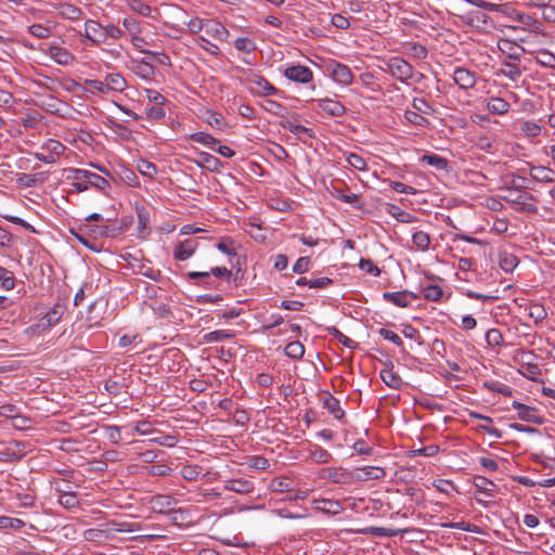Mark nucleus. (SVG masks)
I'll return each instance as SVG.
<instances>
[{
    "label": "nucleus",
    "instance_id": "34",
    "mask_svg": "<svg viewBox=\"0 0 555 555\" xmlns=\"http://www.w3.org/2000/svg\"><path fill=\"white\" fill-rule=\"evenodd\" d=\"M527 315L534 321L535 324L542 322L547 317V312L543 305L531 302L526 306Z\"/></svg>",
    "mask_w": 555,
    "mask_h": 555
},
{
    "label": "nucleus",
    "instance_id": "27",
    "mask_svg": "<svg viewBox=\"0 0 555 555\" xmlns=\"http://www.w3.org/2000/svg\"><path fill=\"white\" fill-rule=\"evenodd\" d=\"M554 170L544 166H532L530 177L532 180L541 183H551L554 181Z\"/></svg>",
    "mask_w": 555,
    "mask_h": 555
},
{
    "label": "nucleus",
    "instance_id": "30",
    "mask_svg": "<svg viewBox=\"0 0 555 555\" xmlns=\"http://www.w3.org/2000/svg\"><path fill=\"white\" fill-rule=\"evenodd\" d=\"M487 108L493 115H504L509 109V103L504 99L491 96L488 99Z\"/></svg>",
    "mask_w": 555,
    "mask_h": 555
},
{
    "label": "nucleus",
    "instance_id": "1",
    "mask_svg": "<svg viewBox=\"0 0 555 555\" xmlns=\"http://www.w3.org/2000/svg\"><path fill=\"white\" fill-rule=\"evenodd\" d=\"M508 194L503 198L508 203L513 209L527 214H535L538 207L535 205L537 198L526 191H513L506 188Z\"/></svg>",
    "mask_w": 555,
    "mask_h": 555
},
{
    "label": "nucleus",
    "instance_id": "40",
    "mask_svg": "<svg viewBox=\"0 0 555 555\" xmlns=\"http://www.w3.org/2000/svg\"><path fill=\"white\" fill-rule=\"evenodd\" d=\"M284 352L285 354L288 357V358H292L294 360H299L304 357V353H305V347L304 345L298 341V340H295V341H291L288 343L285 348H284Z\"/></svg>",
    "mask_w": 555,
    "mask_h": 555
},
{
    "label": "nucleus",
    "instance_id": "20",
    "mask_svg": "<svg viewBox=\"0 0 555 555\" xmlns=\"http://www.w3.org/2000/svg\"><path fill=\"white\" fill-rule=\"evenodd\" d=\"M280 125H281V127L283 129H285V130H287V131L298 135L299 138H301V135H304V134L309 137V138H313L314 137V133H313L312 129L297 124V120L294 117L285 116L280 121Z\"/></svg>",
    "mask_w": 555,
    "mask_h": 555
},
{
    "label": "nucleus",
    "instance_id": "37",
    "mask_svg": "<svg viewBox=\"0 0 555 555\" xmlns=\"http://www.w3.org/2000/svg\"><path fill=\"white\" fill-rule=\"evenodd\" d=\"M310 459L317 464H327L332 460V454L322 447L314 444L310 450Z\"/></svg>",
    "mask_w": 555,
    "mask_h": 555
},
{
    "label": "nucleus",
    "instance_id": "64",
    "mask_svg": "<svg viewBox=\"0 0 555 555\" xmlns=\"http://www.w3.org/2000/svg\"><path fill=\"white\" fill-rule=\"evenodd\" d=\"M359 267L362 271L373 276H378L380 274V269L371 259L361 258Z\"/></svg>",
    "mask_w": 555,
    "mask_h": 555
},
{
    "label": "nucleus",
    "instance_id": "39",
    "mask_svg": "<svg viewBox=\"0 0 555 555\" xmlns=\"http://www.w3.org/2000/svg\"><path fill=\"white\" fill-rule=\"evenodd\" d=\"M190 140L206 145L211 150H215V145L219 143V141L215 137L202 131L192 133L190 135Z\"/></svg>",
    "mask_w": 555,
    "mask_h": 555
},
{
    "label": "nucleus",
    "instance_id": "51",
    "mask_svg": "<svg viewBox=\"0 0 555 555\" xmlns=\"http://www.w3.org/2000/svg\"><path fill=\"white\" fill-rule=\"evenodd\" d=\"M59 503L67 508V509H72V508H75L79 505V500L77 498V495L73 492H69V491H64L62 494H60L59 496Z\"/></svg>",
    "mask_w": 555,
    "mask_h": 555
},
{
    "label": "nucleus",
    "instance_id": "11",
    "mask_svg": "<svg viewBox=\"0 0 555 555\" xmlns=\"http://www.w3.org/2000/svg\"><path fill=\"white\" fill-rule=\"evenodd\" d=\"M418 295L410 291L386 292L383 298L397 307L406 308L411 305V300L418 299Z\"/></svg>",
    "mask_w": 555,
    "mask_h": 555
},
{
    "label": "nucleus",
    "instance_id": "49",
    "mask_svg": "<svg viewBox=\"0 0 555 555\" xmlns=\"http://www.w3.org/2000/svg\"><path fill=\"white\" fill-rule=\"evenodd\" d=\"M41 149L55 158L56 156L63 154L66 147L60 141L50 139L46 143H43Z\"/></svg>",
    "mask_w": 555,
    "mask_h": 555
},
{
    "label": "nucleus",
    "instance_id": "17",
    "mask_svg": "<svg viewBox=\"0 0 555 555\" xmlns=\"http://www.w3.org/2000/svg\"><path fill=\"white\" fill-rule=\"evenodd\" d=\"M249 81L255 86L250 87V92L254 94L267 96L279 92V90L262 76H253Z\"/></svg>",
    "mask_w": 555,
    "mask_h": 555
},
{
    "label": "nucleus",
    "instance_id": "5",
    "mask_svg": "<svg viewBox=\"0 0 555 555\" xmlns=\"http://www.w3.org/2000/svg\"><path fill=\"white\" fill-rule=\"evenodd\" d=\"M499 51L505 55L507 62H519L526 49L513 40L502 38L498 41Z\"/></svg>",
    "mask_w": 555,
    "mask_h": 555
},
{
    "label": "nucleus",
    "instance_id": "18",
    "mask_svg": "<svg viewBox=\"0 0 555 555\" xmlns=\"http://www.w3.org/2000/svg\"><path fill=\"white\" fill-rule=\"evenodd\" d=\"M454 82L464 90L472 89L476 85L475 73L464 67H456L453 73Z\"/></svg>",
    "mask_w": 555,
    "mask_h": 555
},
{
    "label": "nucleus",
    "instance_id": "63",
    "mask_svg": "<svg viewBox=\"0 0 555 555\" xmlns=\"http://www.w3.org/2000/svg\"><path fill=\"white\" fill-rule=\"evenodd\" d=\"M520 131L527 137H538L541 133V126L534 121H525L520 126Z\"/></svg>",
    "mask_w": 555,
    "mask_h": 555
},
{
    "label": "nucleus",
    "instance_id": "4",
    "mask_svg": "<svg viewBox=\"0 0 555 555\" xmlns=\"http://www.w3.org/2000/svg\"><path fill=\"white\" fill-rule=\"evenodd\" d=\"M320 478L340 486H349L354 481L353 473L345 467H325L320 470Z\"/></svg>",
    "mask_w": 555,
    "mask_h": 555
},
{
    "label": "nucleus",
    "instance_id": "48",
    "mask_svg": "<svg viewBox=\"0 0 555 555\" xmlns=\"http://www.w3.org/2000/svg\"><path fill=\"white\" fill-rule=\"evenodd\" d=\"M503 65L506 68L501 69V73L503 76L509 78L513 81H516L521 76V69L519 68L518 64L516 62H507L504 61Z\"/></svg>",
    "mask_w": 555,
    "mask_h": 555
},
{
    "label": "nucleus",
    "instance_id": "25",
    "mask_svg": "<svg viewBox=\"0 0 555 555\" xmlns=\"http://www.w3.org/2000/svg\"><path fill=\"white\" fill-rule=\"evenodd\" d=\"M55 8L60 16L64 20L78 21L83 15L82 10L72 3L62 2L59 3Z\"/></svg>",
    "mask_w": 555,
    "mask_h": 555
},
{
    "label": "nucleus",
    "instance_id": "41",
    "mask_svg": "<svg viewBox=\"0 0 555 555\" xmlns=\"http://www.w3.org/2000/svg\"><path fill=\"white\" fill-rule=\"evenodd\" d=\"M52 28L51 25L33 24L28 26L27 31L38 39H47L51 36Z\"/></svg>",
    "mask_w": 555,
    "mask_h": 555
},
{
    "label": "nucleus",
    "instance_id": "42",
    "mask_svg": "<svg viewBox=\"0 0 555 555\" xmlns=\"http://www.w3.org/2000/svg\"><path fill=\"white\" fill-rule=\"evenodd\" d=\"M202 470L203 468L197 464H186L181 467L180 475L188 481H194L199 477Z\"/></svg>",
    "mask_w": 555,
    "mask_h": 555
},
{
    "label": "nucleus",
    "instance_id": "35",
    "mask_svg": "<svg viewBox=\"0 0 555 555\" xmlns=\"http://www.w3.org/2000/svg\"><path fill=\"white\" fill-rule=\"evenodd\" d=\"M105 86H107L108 92H122L127 88V81L120 74H108L105 77Z\"/></svg>",
    "mask_w": 555,
    "mask_h": 555
},
{
    "label": "nucleus",
    "instance_id": "54",
    "mask_svg": "<svg viewBox=\"0 0 555 555\" xmlns=\"http://www.w3.org/2000/svg\"><path fill=\"white\" fill-rule=\"evenodd\" d=\"M89 186L95 188L101 192H106V190L111 188V184L106 178L93 172L92 177H90Z\"/></svg>",
    "mask_w": 555,
    "mask_h": 555
},
{
    "label": "nucleus",
    "instance_id": "8",
    "mask_svg": "<svg viewBox=\"0 0 555 555\" xmlns=\"http://www.w3.org/2000/svg\"><path fill=\"white\" fill-rule=\"evenodd\" d=\"M223 489L225 491L247 495L254 492L255 483L250 478L246 477L231 478L224 481Z\"/></svg>",
    "mask_w": 555,
    "mask_h": 555
},
{
    "label": "nucleus",
    "instance_id": "59",
    "mask_svg": "<svg viewBox=\"0 0 555 555\" xmlns=\"http://www.w3.org/2000/svg\"><path fill=\"white\" fill-rule=\"evenodd\" d=\"M234 47L238 51L250 53L256 50V43L246 37H240L234 41Z\"/></svg>",
    "mask_w": 555,
    "mask_h": 555
},
{
    "label": "nucleus",
    "instance_id": "43",
    "mask_svg": "<svg viewBox=\"0 0 555 555\" xmlns=\"http://www.w3.org/2000/svg\"><path fill=\"white\" fill-rule=\"evenodd\" d=\"M186 276L189 280H193V281L199 280V282L197 284H201L207 288H216L217 287V285H215L214 282L209 281L210 273L208 271H203V272L190 271V272H188Z\"/></svg>",
    "mask_w": 555,
    "mask_h": 555
},
{
    "label": "nucleus",
    "instance_id": "26",
    "mask_svg": "<svg viewBox=\"0 0 555 555\" xmlns=\"http://www.w3.org/2000/svg\"><path fill=\"white\" fill-rule=\"evenodd\" d=\"M198 155L201 157V162H197L199 167H204L211 172L221 171L223 163L218 157L206 152H199Z\"/></svg>",
    "mask_w": 555,
    "mask_h": 555
},
{
    "label": "nucleus",
    "instance_id": "58",
    "mask_svg": "<svg viewBox=\"0 0 555 555\" xmlns=\"http://www.w3.org/2000/svg\"><path fill=\"white\" fill-rule=\"evenodd\" d=\"M408 53L417 60H424L428 55L426 47L417 42L408 46Z\"/></svg>",
    "mask_w": 555,
    "mask_h": 555
},
{
    "label": "nucleus",
    "instance_id": "21",
    "mask_svg": "<svg viewBox=\"0 0 555 555\" xmlns=\"http://www.w3.org/2000/svg\"><path fill=\"white\" fill-rule=\"evenodd\" d=\"M138 215V228L137 233L140 238H145L151 233L150 224V212L144 206H135Z\"/></svg>",
    "mask_w": 555,
    "mask_h": 555
},
{
    "label": "nucleus",
    "instance_id": "46",
    "mask_svg": "<svg viewBox=\"0 0 555 555\" xmlns=\"http://www.w3.org/2000/svg\"><path fill=\"white\" fill-rule=\"evenodd\" d=\"M205 30L218 39H222L228 35L227 28L220 22L214 20H207V26Z\"/></svg>",
    "mask_w": 555,
    "mask_h": 555
},
{
    "label": "nucleus",
    "instance_id": "36",
    "mask_svg": "<svg viewBox=\"0 0 555 555\" xmlns=\"http://www.w3.org/2000/svg\"><path fill=\"white\" fill-rule=\"evenodd\" d=\"M234 337V333L228 330H217L209 333H206L203 336V340L205 343H218L223 340H230Z\"/></svg>",
    "mask_w": 555,
    "mask_h": 555
},
{
    "label": "nucleus",
    "instance_id": "19",
    "mask_svg": "<svg viewBox=\"0 0 555 555\" xmlns=\"http://www.w3.org/2000/svg\"><path fill=\"white\" fill-rule=\"evenodd\" d=\"M176 501L172 496L166 494H156L151 498L150 505L154 513L166 514L172 509Z\"/></svg>",
    "mask_w": 555,
    "mask_h": 555
},
{
    "label": "nucleus",
    "instance_id": "9",
    "mask_svg": "<svg viewBox=\"0 0 555 555\" xmlns=\"http://www.w3.org/2000/svg\"><path fill=\"white\" fill-rule=\"evenodd\" d=\"M198 247V240L195 237H189L179 242L173 248V258L179 261H185L190 259Z\"/></svg>",
    "mask_w": 555,
    "mask_h": 555
},
{
    "label": "nucleus",
    "instance_id": "23",
    "mask_svg": "<svg viewBox=\"0 0 555 555\" xmlns=\"http://www.w3.org/2000/svg\"><path fill=\"white\" fill-rule=\"evenodd\" d=\"M384 208H385V211L390 215L391 217H393L397 221L399 222H402V223H413L415 221H417V217L401 209L399 206L395 205V204H391V203H386L384 205Z\"/></svg>",
    "mask_w": 555,
    "mask_h": 555
},
{
    "label": "nucleus",
    "instance_id": "29",
    "mask_svg": "<svg viewBox=\"0 0 555 555\" xmlns=\"http://www.w3.org/2000/svg\"><path fill=\"white\" fill-rule=\"evenodd\" d=\"M474 486L477 488L478 492L486 498H493L494 489L496 488V485L482 476H475L474 477Z\"/></svg>",
    "mask_w": 555,
    "mask_h": 555
},
{
    "label": "nucleus",
    "instance_id": "33",
    "mask_svg": "<svg viewBox=\"0 0 555 555\" xmlns=\"http://www.w3.org/2000/svg\"><path fill=\"white\" fill-rule=\"evenodd\" d=\"M269 489L272 492L283 493L293 490V480L285 476L273 478L269 483Z\"/></svg>",
    "mask_w": 555,
    "mask_h": 555
},
{
    "label": "nucleus",
    "instance_id": "32",
    "mask_svg": "<svg viewBox=\"0 0 555 555\" xmlns=\"http://www.w3.org/2000/svg\"><path fill=\"white\" fill-rule=\"evenodd\" d=\"M49 55L61 65H67L74 60V56L70 52L56 46H51L49 48Z\"/></svg>",
    "mask_w": 555,
    "mask_h": 555
},
{
    "label": "nucleus",
    "instance_id": "6",
    "mask_svg": "<svg viewBox=\"0 0 555 555\" xmlns=\"http://www.w3.org/2000/svg\"><path fill=\"white\" fill-rule=\"evenodd\" d=\"M283 75L291 81L297 83H309L313 80V72L304 65H291L283 70Z\"/></svg>",
    "mask_w": 555,
    "mask_h": 555
},
{
    "label": "nucleus",
    "instance_id": "55",
    "mask_svg": "<svg viewBox=\"0 0 555 555\" xmlns=\"http://www.w3.org/2000/svg\"><path fill=\"white\" fill-rule=\"evenodd\" d=\"M485 387L493 392L501 393L505 397H511L513 395V389L509 386L498 382H486Z\"/></svg>",
    "mask_w": 555,
    "mask_h": 555
},
{
    "label": "nucleus",
    "instance_id": "56",
    "mask_svg": "<svg viewBox=\"0 0 555 555\" xmlns=\"http://www.w3.org/2000/svg\"><path fill=\"white\" fill-rule=\"evenodd\" d=\"M422 113L416 111H405L404 117L405 119L415 126L425 127L428 125V119L421 115Z\"/></svg>",
    "mask_w": 555,
    "mask_h": 555
},
{
    "label": "nucleus",
    "instance_id": "2",
    "mask_svg": "<svg viewBox=\"0 0 555 555\" xmlns=\"http://www.w3.org/2000/svg\"><path fill=\"white\" fill-rule=\"evenodd\" d=\"M66 310L65 305L56 302L36 324L27 327L26 333L40 334L50 327L56 325Z\"/></svg>",
    "mask_w": 555,
    "mask_h": 555
},
{
    "label": "nucleus",
    "instance_id": "14",
    "mask_svg": "<svg viewBox=\"0 0 555 555\" xmlns=\"http://www.w3.org/2000/svg\"><path fill=\"white\" fill-rule=\"evenodd\" d=\"M353 476L354 480L358 481H369V480H379L386 477V472L383 467L378 466H364L354 469Z\"/></svg>",
    "mask_w": 555,
    "mask_h": 555
},
{
    "label": "nucleus",
    "instance_id": "28",
    "mask_svg": "<svg viewBox=\"0 0 555 555\" xmlns=\"http://www.w3.org/2000/svg\"><path fill=\"white\" fill-rule=\"evenodd\" d=\"M104 310H99V302L94 301L89 305L86 322L89 327H99L102 325Z\"/></svg>",
    "mask_w": 555,
    "mask_h": 555
},
{
    "label": "nucleus",
    "instance_id": "24",
    "mask_svg": "<svg viewBox=\"0 0 555 555\" xmlns=\"http://www.w3.org/2000/svg\"><path fill=\"white\" fill-rule=\"evenodd\" d=\"M318 107L335 117L343 116L346 112L345 106L340 102L327 98L319 100Z\"/></svg>",
    "mask_w": 555,
    "mask_h": 555
},
{
    "label": "nucleus",
    "instance_id": "45",
    "mask_svg": "<svg viewBox=\"0 0 555 555\" xmlns=\"http://www.w3.org/2000/svg\"><path fill=\"white\" fill-rule=\"evenodd\" d=\"M412 242L417 249L425 251L429 248L430 236L428 233L424 231H416L412 235Z\"/></svg>",
    "mask_w": 555,
    "mask_h": 555
},
{
    "label": "nucleus",
    "instance_id": "50",
    "mask_svg": "<svg viewBox=\"0 0 555 555\" xmlns=\"http://www.w3.org/2000/svg\"><path fill=\"white\" fill-rule=\"evenodd\" d=\"M154 66L147 57H143L137 65V74L149 79L154 75Z\"/></svg>",
    "mask_w": 555,
    "mask_h": 555
},
{
    "label": "nucleus",
    "instance_id": "53",
    "mask_svg": "<svg viewBox=\"0 0 555 555\" xmlns=\"http://www.w3.org/2000/svg\"><path fill=\"white\" fill-rule=\"evenodd\" d=\"M423 295L427 300L439 301L443 295V291L439 285H428L423 288Z\"/></svg>",
    "mask_w": 555,
    "mask_h": 555
},
{
    "label": "nucleus",
    "instance_id": "3",
    "mask_svg": "<svg viewBox=\"0 0 555 555\" xmlns=\"http://www.w3.org/2000/svg\"><path fill=\"white\" fill-rule=\"evenodd\" d=\"M386 65L387 72L401 82H406L413 77V66L402 57H390Z\"/></svg>",
    "mask_w": 555,
    "mask_h": 555
},
{
    "label": "nucleus",
    "instance_id": "60",
    "mask_svg": "<svg viewBox=\"0 0 555 555\" xmlns=\"http://www.w3.org/2000/svg\"><path fill=\"white\" fill-rule=\"evenodd\" d=\"M486 341L489 346H501L503 344V335L498 328H490L486 333Z\"/></svg>",
    "mask_w": 555,
    "mask_h": 555
},
{
    "label": "nucleus",
    "instance_id": "13",
    "mask_svg": "<svg viewBox=\"0 0 555 555\" xmlns=\"http://www.w3.org/2000/svg\"><path fill=\"white\" fill-rule=\"evenodd\" d=\"M312 507L318 512L332 516L338 515L344 511L340 501L334 499H313Z\"/></svg>",
    "mask_w": 555,
    "mask_h": 555
},
{
    "label": "nucleus",
    "instance_id": "52",
    "mask_svg": "<svg viewBox=\"0 0 555 555\" xmlns=\"http://www.w3.org/2000/svg\"><path fill=\"white\" fill-rule=\"evenodd\" d=\"M0 282L2 288L5 291H11L15 286V278L14 274L8 269L0 267Z\"/></svg>",
    "mask_w": 555,
    "mask_h": 555
},
{
    "label": "nucleus",
    "instance_id": "7",
    "mask_svg": "<svg viewBox=\"0 0 555 555\" xmlns=\"http://www.w3.org/2000/svg\"><path fill=\"white\" fill-rule=\"evenodd\" d=\"M79 34L81 37L86 38L91 46L105 43L103 25L95 20H87L85 23V31Z\"/></svg>",
    "mask_w": 555,
    "mask_h": 555
},
{
    "label": "nucleus",
    "instance_id": "31",
    "mask_svg": "<svg viewBox=\"0 0 555 555\" xmlns=\"http://www.w3.org/2000/svg\"><path fill=\"white\" fill-rule=\"evenodd\" d=\"M422 163H426L427 165L434 167L437 170H449V160L438 154H424L421 157Z\"/></svg>",
    "mask_w": 555,
    "mask_h": 555
},
{
    "label": "nucleus",
    "instance_id": "10",
    "mask_svg": "<svg viewBox=\"0 0 555 555\" xmlns=\"http://www.w3.org/2000/svg\"><path fill=\"white\" fill-rule=\"evenodd\" d=\"M327 69L330 76L337 83L349 86L352 82L353 75L347 65L334 61L327 66Z\"/></svg>",
    "mask_w": 555,
    "mask_h": 555
},
{
    "label": "nucleus",
    "instance_id": "47",
    "mask_svg": "<svg viewBox=\"0 0 555 555\" xmlns=\"http://www.w3.org/2000/svg\"><path fill=\"white\" fill-rule=\"evenodd\" d=\"M262 107L271 113V114H274L276 116H280L282 117V119L287 115V108L282 105L281 103L276 102V101H273V100H266L263 103H262Z\"/></svg>",
    "mask_w": 555,
    "mask_h": 555
},
{
    "label": "nucleus",
    "instance_id": "38",
    "mask_svg": "<svg viewBox=\"0 0 555 555\" xmlns=\"http://www.w3.org/2000/svg\"><path fill=\"white\" fill-rule=\"evenodd\" d=\"M534 60L545 68H555V54L546 49L539 50Z\"/></svg>",
    "mask_w": 555,
    "mask_h": 555
},
{
    "label": "nucleus",
    "instance_id": "62",
    "mask_svg": "<svg viewBox=\"0 0 555 555\" xmlns=\"http://www.w3.org/2000/svg\"><path fill=\"white\" fill-rule=\"evenodd\" d=\"M412 107L414 111L426 115L431 114L434 111L431 105L424 98H414L412 101Z\"/></svg>",
    "mask_w": 555,
    "mask_h": 555
},
{
    "label": "nucleus",
    "instance_id": "61",
    "mask_svg": "<svg viewBox=\"0 0 555 555\" xmlns=\"http://www.w3.org/2000/svg\"><path fill=\"white\" fill-rule=\"evenodd\" d=\"M103 35L105 36V42L111 38V39H119L124 36V30L114 25V24H108V25H103Z\"/></svg>",
    "mask_w": 555,
    "mask_h": 555
},
{
    "label": "nucleus",
    "instance_id": "57",
    "mask_svg": "<svg viewBox=\"0 0 555 555\" xmlns=\"http://www.w3.org/2000/svg\"><path fill=\"white\" fill-rule=\"evenodd\" d=\"M326 331L330 335L337 338L338 341L341 343L344 346H346L348 348H354L356 343L352 339H350L349 337H347L346 335H344L337 327L328 326V327H326Z\"/></svg>",
    "mask_w": 555,
    "mask_h": 555
},
{
    "label": "nucleus",
    "instance_id": "16",
    "mask_svg": "<svg viewBox=\"0 0 555 555\" xmlns=\"http://www.w3.org/2000/svg\"><path fill=\"white\" fill-rule=\"evenodd\" d=\"M25 443L22 441L14 440L10 442L9 446L0 452V460L11 463L21 461L25 456L23 451Z\"/></svg>",
    "mask_w": 555,
    "mask_h": 555
},
{
    "label": "nucleus",
    "instance_id": "44",
    "mask_svg": "<svg viewBox=\"0 0 555 555\" xmlns=\"http://www.w3.org/2000/svg\"><path fill=\"white\" fill-rule=\"evenodd\" d=\"M517 20L519 23H521L524 26L530 28V30L534 31L535 34H539L542 31L543 25L534 16H531L529 14H519Z\"/></svg>",
    "mask_w": 555,
    "mask_h": 555
},
{
    "label": "nucleus",
    "instance_id": "12",
    "mask_svg": "<svg viewBox=\"0 0 555 555\" xmlns=\"http://www.w3.org/2000/svg\"><path fill=\"white\" fill-rule=\"evenodd\" d=\"M512 406L518 411V418L524 422L541 425L544 423L543 416L538 414V410L533 406L526 405L518 401H513Z\"/></svg>",
    "mask_w": 555,
    "mask_h": 555
},
{
    "label": "nucleus",
    "instance_id": "22",
    "mask_svg": "<svg viewBox=\"0 0 555 555\" xmlns=\"http://www.w3.org/2000/svg\"><path fill=\"white\" fill-rule=\"evenodd\" d=\"M379 376L382 380L390 388L400 389L403 385L399 374L393 371V364L391 362L386 363V367L379 372Z\"/></svg>",
    "mask_w": 555,
    "mask_h": 555
},
{
    "label": "nucleus",
    "instance_id": "15",
    "mask_svg": "<svg viewBox=\"0 0 555 555\" xmlns=\"http://www.w3.org/2000/svg\"><path fill=\"white\" fill-rule=\"evenodd\" d=\"M323 408L326 409L336 420L341 421L345 417V411L340 402L330 391H323L320 396Z\"/></svg>",
    "mask_w": 555,
    "mask_h": 555
}]
</instances>
